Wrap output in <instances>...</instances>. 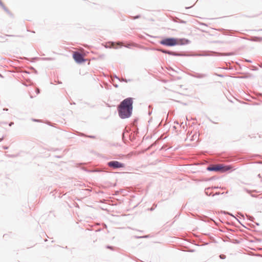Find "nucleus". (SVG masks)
I'll use <instances>...</instances> for the list:
<instances>
[{
	"mask_svg": "<svg viewBox=\"0 0 262 262\" xmlns=\"http://www.w3.org/2000/svg\"><path fill=\"white\" fill-rule=\"evenodd\" d=\"M258 177L259 178H261L260 174H259L258 175Z\"/></svg>",
	"mask_w": 262,
	"mask_h": 262,
	"instance_id": "6ab92c4d",
	"label": "nucleus"
},
{
	"mask_svg": "<svg viewBox=\"0 0 262 262\" xmlns=\"http://www.w3.org/2000/svg\"><path fill=\"white\" fill-rule=\"evenodd\" d=\"M213 188L216 189V188H218V187H213Z\"/></svg>",
	"mask_w": 262,
	"mask_h": 262,
	"instance_id": "412c9836",
	"label": "nucleus"
},
{
	"mask_svg": "<svg viewBox=\"0 0 262 262\" xmlns=\"http://www.w3.org/2000/svg\"><path fill=\"white\" fill-rule=\"evenodd\" d=\"M210 188H207L205 189V192L206 195H210L211 194V192L210 191Z\"/></svg>",
	"mask_w": 262,
	"mask_h": 262,
	"instance_id": "6e6552de",
	"label": "nucleus"
},
{
	"mask_svg": "<svg viewBox=\"0 0 262 262\" xmlns=\"http://www.w3.org/2000/svg\"><path fill=\"white\" fill-rule=\"evenodd\" d=\"M167 54L171 55H173V56H180V54H179V53H176V52H172V51H167Z\"/></svg>",
	"mask_w": 262,
	"mask_h": 262,
	"instance_id": "423d86ee",
	"label": "nucleus"
},
{
	"mask_svg": "<svg viewBox=\"0 0 262 262\" xmlns=\"http://www.w3.org/2000/svg\"><path fill=\"white\" fill-rule=\"evenodd\" d=\"M133 103V100L131 98H126L121 102L118 106L119 115L121 118H127L131 116Z\"/></svg>",
	"mask_w": 262,
	"mask_h": 262,
	"instance_id": "f257e3e1",
	"label": "nucleus"
},
{
	"mask_svg": "<svg viewBox=\"0 0 262 262\" xmlns=\"http://www.w3.org/2000/svg\"><path fill=\"white\" fill-rule=\"evenodd\" d=\"M115 78L118 79L120 81H125L126 82L130 81V80H126V79H122L121 80H120V79H119L116 76H115Z\"/></svg>",
	"mask_w": 262,
	"mask_h": 262,
	"instance_id": "9b49d317",
	"label": "nucleus"
},
{
	"mask_svg": "<svg viewBox=\"0 0 262 262\" xmlns=\"http://www.w3.org/2000/svg\"><path fill=\"white\" fill-rule=\"evenodd\" d=\"M250 217L251 219V220H252V219H253L254 217H251V216H250Z\"/></svg>",
	"mask_w": 262,
	"mask_h": 262,
	"instance_id": "aec40b11",
	"label": "nucleus"
},
{
	"mask_svg": "<svg viewBox=\"0 0 262 262\" xmlns=\"http://www.w3.org/2000/svg\"><path fill=\"white\" fill-rule=\"evenodd\" d=\"M159 51H161V52L163 53H165V54H167V50H165L164 49H159Z\"/></svg>",
	"mask_w": 262,
	"mask_h": 262,
	"instance_id": "f8f14e48",
	"label": "nucleus"
},
{
	"mask_svg": "<svg viewBox=\"0 0 262 262\" xmlns=\"http://www.w3.org/2000/svg\"><path fill=\"white\" fill-rule=\"evenodd\" d=\"M245 190L246 191V192H247L248 193L250 194L251 196L252 197H255V195L254 194H251V193L252 192V191H254V192H256V190H253V191H251V190H249L248 189H245Z\"/></svg>",
	"mask_w": 262,
	"mask_h": 262,
	"instance_id": "9d476101",
	"label": "nucleus"
},
{
	"mask_svg": "<svg viewBox=\"0 0 262 262\" xmlns=\"http://www.w3.org/2000/svg\"><path fill=\"white\" fill-rule=\"evenodd\" d=\"M206 76H207V75L205 74H198V73L197 77H198V78H204V77H206Z\"/></svg>",
	"mask_w": 262,
	"mask_h": 262,
	"instance_id": "1a4fd4ad",
	"label": "nucleus"
},
{
	"mask_svg": "<svg viewBox=\"0 0 262 262\" xmlns=\"http://www.w3.org/2000/svg\"><path fill=\"white\" fill-rule=\"evenodd\" d=\"M36 93L37 94H38L39 93V89L37 88L36 89Z\"/></svg>",
	"mask_w": 262,
	"mask_h": 262,
	"instance_id": "2eb2a0df",
	"label": "nucleus"
},
{
	"mask_svg": "<svg viewBox=\"0 0 262 262\" xmlns=\"http://www.w3.org/2000/svg\"><path fill=\"white\" fill-rule=\"evenodd\" d=\"M139 18V16H136V17H135V18Z\"/></svg>",
	"mask_w": 262,
	"mask_h": 262,
	"instance_id": "5701e85b",
	"label": "nucleus"
},
{
	"mask_svg": "<svg viewBox=\"0 0 262 262\" xmlns=\"http://www.w3.org/2000/svg\"><path fill=\"white\" fill-rule=\"evenodd\" d=\"M12 124H13V122H11V123L9 124V126H11Z\"/></svg>",
	"mask_w": 262,
	"mask_h": 262,
	"instance_id": "f3484780",
	"label": "nucleus"
},
{
	"mask_svg": "<svg viewBox=\"0 0 262 262\" xmlns=\"http://www.w3.org/2000/svg\"><path fill=\"white\" fill-rule=\"evenodd\" d=\"M220 257L222 259H224V258H225L226 256L225 255L222 254V255H220Z\"/></svg>",
	"mask_w": 262,
	"mask_h": 262,
	"instance_id": "4468645a",
	"label": "nucleus"
},
{
	"mask_svg": "<svg viewBox=\"0 0 262 262\" xmlns=\"http://www.w3.org/2000/svg\"><path fill=\"white\" fill-rule=\"evenodd\" d=\"M107 165L110 167H113L114 169L119 168H123L125 167L123 163H121L117 161H112L108 162Z\"/></svg>",
	"mask_w": 262,
	"mask_h": 262,
	"instance_id": "20e7f679",
	"label": "nucleus"
},
{
	"mask_svg": "<svg viewBox=\"0 0 262 262\" xmlns=\"http://www.w3.org/2000/svg\"><path fill=\"white\" fill-rule=\"evenodd\" d=\"M121 42H118V45H121Z\"/></svg>",
	"mask_w": 262,
	"mask_h": 262,
	"instance_id": "4be33fe9",
	"label": "nucleus"
},
{
	"mask_svg": "<svg viewBox=\"0 0 262 262\" xmlns=\"http://www.w3.org/2000/svg\"><path fill=\"white\" fill-rule=\"evenodd\" d=\"M246 61H247V62H251V61H250V60H247Z\"/></svg>",
	"mask_w": 262,
	"mask_h": 262,
	"instance_id": "a211bd4d",
	"label": "nucleus"
},
{
	"mask_svg": "<svg viewBox=\"0 0 262 262\" xmlns=\"http://www.w3.org/2000/svg\"><path fill=\"white\" fill-rule=\"evenodd\" d=\"M2 140V139H0V141H1Z\"/></svg>",
	"mask_w": 262,
	"mask_h": 262,
	"instance_id": "393cba45",
	"label": "nucleus"
},
{
	"mask_svg": "<svg viewBox=\"0 0 262 262\" xmlns=\"http://www.w3.org/2000/svg\"><path fill=\"white\" fill-rule=\"evenodd\" d=\"M73 58L78 63H81L84 60L82 55L79 52H75L73 54Z\"/></svg>",
	"mask_w": 262,
	"mask_h": 262,
	"instance_id": "39448f33",
	"label": "nucleus"
},
{
	"mask_svg": "<svg viewBox=\"0 0 262 262\" xmlns=\"http://www.w3.org/2000/svg\"><path fill=\"white\" fill-rule=\"evenodd\" d=\"M188 41L185 39H177L174 38H166L160 41V43L165 46H174L177 45H185Z\"/></svg>",
	"mask_w": 262,
	"mask_h": 262,
	"instance_id": "f03ea898",
	"label": "nucleus"
},
{
	"mask_svg": "<svg viewBox=\"0 0 262 262\" xmlns=\"http://www.w3.org/2000/svg\"><path fill=\"white\" fill-rule=\"evenodd\" d=\"M225 55H230V54H226Z\"/></svg>",
	"mask_w": 262,
	"mask_h": 262,
	"instance_id": "b1692460",
	"label": "nucleus"
},
{
	"mask_svg": "<svg viewBox=\"0 0 262 262\" xmlns=\"http://www.w3.org/2000/svg\"><path fill=\"white\" fill-rule=\"evenodd\" d=\"M252 40L254 41H262V37H254Z\"/></svg>",
	"mask_w": 262,
	"mask_h": 262,
	"instance_id": "0eeeda50",
	"label": "nucleus"
},
{
	"mask_svg": "<svg viewBox=\"0 0 262 262\" xmlns=\"http://www.w3.org/2000/svg\"><path fill=\"white\" fill-rule=\"evenodd\" d=\"M0 5L3 8V9L7 11V9L6 8V7L4 6V5L3 4V3H2V2L0 1Z\"/></svg>",
	"mask_w": 262,
	"mask_h": 262,
	"instance_id": "ddd939ff",
	"label": "nucleus"
},
{
	"mask_svg": "<svg viewBox=\"0 0 262 262\" xmlns=\"http://www.w3.org/2000/svg\"><path fill=\"white\" fill-rule=\"evenodd\" d=\"M130 46H131L130 44H128V45L125 46V47L126 48H130Z\"/></svg>",
	"mask_w": 262,
	"mask_h": 262,
	"instance_id": "dca6fc26",
	"label": "nucleus"
},
{
	"mask_svg": "<svg viewBox=\"0 0 262 262\" xmlns=\"http://www.w3.org/2000/svg\"><path fill=\"white\" fill-rule=\"evenodd\" d=\"M231 169L230 166H224L222 164L216 165H211L207 167V170L208 171H222L225 172Z\"/></svg>",
	"mask_w": 262,
	"mask_h": 262,
	"instance_id": "7ed1b4c3",
	"label": "nucleus"
}]
</instances>
